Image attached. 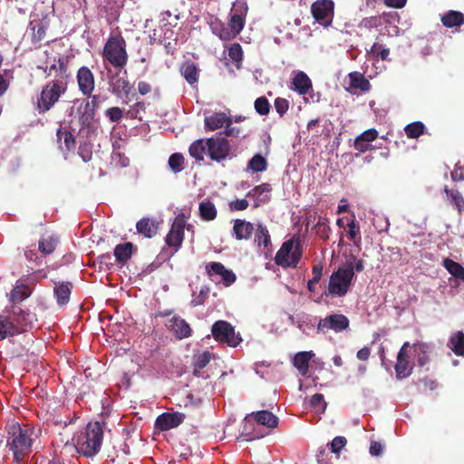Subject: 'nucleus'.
<instances>
[{
  "instance_id": "obj_53",
  "label": "nucleus",
  "mask_w": 464,
  "mask_h": 464,
  "mask_svg": "<svg viewBox=\"0 0 464 464\" xmlns=\"http://www.w3.org/2000/svg\"><path fill=\"white\" fill-rule=\"evenodd\" d=\"M78 154L84 162H89L92 158V146L87 142L80 144Z\"/></svg>"
},
{
  "instance_id": "obj_63",
  "label": "nucleus",
  "mask_w": 464,
  "mask_h": 464,
  "mask_svg": "<svg viewBox=\"0 0 464 464\" xmlns=\"http://www.w3.org/2000/svg\"><path fill=\"white\" fill-rule=\"evenodd\" d=\"M422 382L425 391H434L438 387V382L436 380L430 379L429 377H424L420 380Z\"/></svg>"
},
{
  "instance_id": "obj_49",
  "label": "nucleus",
  "mask_w": 464,
  "mask_h": 464,
  "mask_svg": "<svg viewBox=\"0 0 464 464\" xmlns=\"http://www.w3.org/2000/svg\"><path fill=\"white\" fill-rule=\"evenodd\" d=\"M185 159L181 153H173L169 158V167L174 173H179L184 169Z\"/></svg>"
},
{
  "instance_id": "obj_11",
  "label": "nucleus",
  "mask_w": 464,
  "mask_h": 464,
  "mask_svg": "<svg viewBox=\"0 0 464 464\" xmlns=\"http://www.w3.org/2000/svg\"><path fill=\"white\" fill-rule=\"evenodd\" d=\"M208 146V157L210 160L221 162L231 155V145L227 139L222 136H215L207 139Z\"/></svg>"
},
{
  "instance_id": "obj_3",
  "label": "nucleus",
  "mask_w": 464,
  "mask_h": 464,
  "mask_svg": "<svg viewBox=\"0 0 464 464\" xmlns=\"http://www.w3.org/2000/svg\"><path fill=\"white\" fill-rule=\"evenodd\" d=\"M6 447L13 452L14 461L20 464L31 452L33 440L28 430L23 429L19 423L13 422L6 426Z\"/></svg>"
},
{
  "instance_id": "obj_25",
  "label": "nucleus",
  "mask_w": 464,
  "mask_h": 464,
  "mask_svg": "<svg viewBox=\"0 0 464 464\" xmlns=\"http://www.w3.org/2000/svg\"><path fill=\"white\" fill-rule=\"evenodd\" d=\"M256 422L252 414H247L242 423L241 436L246 437V440H254L263 437L262 434L256 430Z\"/></svg>"
},
{
  "instance_id": "obj_31",
  "label": "nucleus",
  "mask_w": 464,
  "mask_h": 464,
  "mask_svg": "<svg viewBox=\"0 0 464 464\" xmlns=\"http://www.w3.org/2000/svg\"><path fill=\"white\" fill-rule=\"evenodd\" d=\"M251 414L255 417L256 425H262L270 429H275L278 425V418L268 411L262 410Z\"/></svg>"
},
{
  "instance_id": "obj_40",
  "label": "nucleus",
  "mask_w": 464,
  "mask_h": 464,
  "mask_svg": "<svg viewBox=\"0 0 464 464\" xmlns=\"http://www.w3.org/2000/svg\"><path fill=\"white\" fill-rule=\"evenodd\" d=\"M133 244L127 242L124 244H119L114 248V256L117 262L125 264L132 255Z\"/></svg>"
},
{
  "instance_id": "obj_28",
  "label": "nucleus",
  "mask_w": 464,
  "mask_h": 464,
  "mask_svg": "<svg viewBox=\"0 0 464 464\" xmlns=\"http://www.w3.org/2000/svg\"><path fill=\"white\" fill-rule=\"evenodd\" d=\"M314 356L313 351L299 352L293 358V365L297 369L298 372L305 376L309 370V362Z\"/></svg>"
},
{
  "instance_id": "obj_17",
  "label": "nucleus",
  "mask_w": 464,
  "mask_h": 464,
  "mask_svg": "<svg viewBox=\"0 0 464 464\" xmlns=\"http://www.w3.org/2000/svg\"><path fill=\"white\" fill-rule=\"evenodd\" d=\"M53 74L54 75L53 80H63L68 83L71 76L69 56L53 58V63L48 68L47 77H51Z\"/></svg>"
},
{
  "instance_id": "obj_29",
  "label": "nucleus",
  "mask_w": 464,
  "mask_h": 464,
  "mask_svg": "<svg viewBox=\"0 0 464 464\" xmlns=\"http://www.w3.org/2000/svg\"><path fill=\"white\" fill-rule=\"evenodd\" d=\"M293 89L300 95H305L312 89V81L304 72H298L292 80Z\"/></svg>"
},
{
  "instance_id": "obj_62",
  "label": "nucleus",
  "mask_w": 464,
  "mask_h": 464,
  "mask_svg": "<svg viewBox=\"0 0 464 464\" xmlns=\"http://www.w3.org/2000/svg\"><path fill=\"white\" fill-rule=\"evenodd\" d=\"M312 274H313V278L311 279V283H319L322 278V275H323L322 264L314 265L312 268Z\"/></svg>"
},
{
  "instance_id": "obj_56",
  "label": "nucleus",
  "mask_w": 464,
  "mask_h": 464,
  "mask_svg": "<svg viewBox=\"0 0 464 464\" xmlns=\"http://www.w3.org/2000/svg\"><path fill=\"white\" fill-rule=\"evenodd\" d=\"M228 56L235 62H241L243 58L241 45L239 44H233L228 49Z\"/></svg>"
},
{
  "instance_id": "obj_7",
  "label": "nucleus",
  "mask_w": 464,
  "mask_h": 464,
  "mask_svg": "<svg viewBox=\"0 0 464 464\" xmlns=\"http://www.w3.org/2000/svg\"><path fill=\"white\" fill-rule=\"evenodd\" d=\"M302 254L303 250L300 242H295L294 238H292L283 243L276 255L275 262L284 268H295L297 266Z\"/></svg>"
},
{
  "instance_id": "obj_8",
  "label": "nucleus",
  "mask_w": 464,
  "mask_h": 464,
  "mask_svg": "<svg viewBox=\"0 0 464 464\" xmlns=\"http://www.w3.org/2000/svg\"><path fill=\"white\" fill-rule=\"evenodd\" d=\"M211 334L216 341L231 347H236L242 342L240 334H236L235 328L227 321L220 320L214 323Z\"/></svg>"
},
{
  "instance_id": "obj_48",
  "label": "nucleus",
  "mask_w": 464,
  "mask_h": 464,
  "mask_svg": "<svg viewBox=\"0 0 464 464\" xmlns=\"http://www.w3.org/2000/svg\"><path fill=\"white\" fill-rule=\"evenodd\" d=\"M17 334V330H14V323L7 317L0 315V340L5 339L8 334Z\"/></svg>"
},
{
  "instance_id": "obj_12",
  "label": "nucleus",
  "mask_w": 464,
  "mask_h": 464,
  "mask_svg": "<svg viewBox=\"0 0 464 464\" xmlns=\"http://www.w3.org/2000/svg\"><path fill=\"white\" fill-rule=\"evenodd\" d=\"M108 84L111 92L118 98H129L132 91V85L126 77L120 76L119 72L111 73V71L108 69Z\"/></svg>"
},
{
  "instance_id": "obj_18",
  "label": "nucleus",
  "mask_w": 464,
  "mask_h": 464,
  "mask_svg": "<svg viewBox=\"0 0 464 464\" xmlns=\"http://www.w3.org/2000/svg\"><path fill=\"white\" fill-rule=\"evenodd\" d=\"M77 83L79 90L85 96H91L95 87L92 72L86 66H82L77 72Z\"/></svg>"
},
{
  "instance_id": "obj_2",
  "label": "nucleus",
  "mask_w": 464,
  "mask_h": 464,
  "mask_svg": "<svg viewBox=\"0 0 464 464\" xmlns=\"http://www.w3.org/2000/svg\"><path fill=\"white\" fill-rule=\"evenodd\" d=\"M105 421H90L85 430L77 435L75 449L78 453L84 457H93L101 450L103 440V426Z\"/></svg>"
},
{
  "instance_id": "obj_32",
  "label": "nucleus",
  "mask_w": 464,
  "mask_h": 464,
  "mask_svg": "<svg viewBox=\"0 0 464 464\" xmlns=\"http://www.w3.org/2000/svg\"><path fill=\"white\" fill-rule=\"evenodd\" d=\"M205 127L208 130H216L231 122V119L224 112H216L205 118Z\"/></svg>"
},
{
  "instance_id": "obj_50",
  "label": "nucleus",
  "mask_w": 464,
  "mask_h": 464,
  "mask_svg": "<svg viewBox=\"0 0 464 464\" xmlns=\"http://www.w3.org/2000/svg\"><path fill=\"white\" fill-rule=\"evenodd\" d=\"M58 238L54 237H48L39 241V250L44 255L52 254L56 247Z\"/></svg>"
},
{
  "instance_id": "obj_33",
  "label": "nucleus",
  "mask_w": 464,
  "mask_h": 464,
  "mask_svg": "<svg viewBox=\"0 0 464 464\" xmlns=\"http://www.w3.org/2000/svg\"><path fill=\"white\" fill-rule=\"evenodd\" d=\"M254 242L258 247L263 246L265 251H271L272 244L270 235L267 228L262 224L257 225V228L255 232Z\"/></svg>"
},
{
  "instance_id": "obj_21",
  "label": "nucleus",
  "mask_w": 464,
  "mask_h": 464,
  "mask_svg": "<svg viewBox=\"0 0 464 464\" xmlns=\"http://www.w3.org/2000/svg\"><path fill=\"white\" fill-rule=\"evenodd\" d=\"M57 144L63 152L75 150L76 141L73 134L65 128L60 127L56 131Z\"/></svg>"
},
{
  "instance_id": "obj_10",
  "label": "nucleus",
  "mask_w": 464,
  "mask_h": 464,
  "mask_svg": "<svg viewBox=\"0 0 464 464\" xmlns=\"http://www.w3.org/2000/svg\"><path fill=\"white\" fill-rule=\"evenodd\" d=\"M311 14L320 24L329 26L334 16V2L333 0H316L311 5Z\"/></svg>"
},
{
  "instance_id": "obj_24",
  "label": "nucleus",
  "mask_w": 464,
  "mask_h": 464,
  "mask_svg": "<svg viewBox=\"0 0 464 464\" xmlns=\"http://www.w3.org/2000/svg\"><path fill=\"white\" fill-rule=\"evenodd\" d=\"M254 232V225L245 219H235L232 229L237 240H248Z\"/></svg>"
},
{
  "instance_id": "obj_60",
  "label": "nucleus",
  "mask_w": 464,
  "mask_h": 464,
  "mask_svg": "<svg viewBox=\"0 0 464 464\" xmlns=\"http://www.w3.org/2000/svg\"><path fill=\"white\" fill-rule=\"evenodd\" d=\"M249 203L246 198L236 199L229 203V208L231 211H242L248 208Z\"/></svg>"
},
{
  "instance_id": "obj_6",
  "label": "nucleus",
  "mask_w": 464,
  "mask_h": 464,
  "mask_svg": "<svg viewBox=\"0 0 464 464\" xmlns=\"http://www.w3.org/2000/svg\"><path fill=\"white\" fill-rule=\"evenodd\" d=\"M68 84L63 80H52L48 82L37 97L35 109L39 114L49 111L57 103L63 94L67 91Z\"/></svg>"
},
{
  "instance_id": "obj_44",
  "label": "nucleus",
  "mask_w": 464,
  "mask_h": 464,
  "mask_svg": "<svg viewBox=\"0 0 464 464\" xmlns=\"http://www.w3.org/2000/svg\"><path fill=\"white\" fill-rule=\"evenodd\" d=\"M268 167L267 160L261 154H255L248 161L247 168L253 172H263Z\"/></svg>"
},
{
  "instance_id": "obj_59",
  "label": "nucleus",
  "mask_w": 464,
  "mask_h": 464,
  "mask_svg": "<svg viewBox=\"0 0 464 464\" xmlns=\"http://www.w3.org/2000/svg\"><path fill=\"white\" fill-rule=\"evenodd\" d=\"M145 110H146L145 102H137L128 111L127 115L130 119H136L139 117L140 111H145Z\"/></svg>"
},
{
  "instance_id": "obj_39",
  "label": "nucleus",
  "mask_w": 464,
  "mask_h": 464,
  "mask_svg": "<svg viewBox=\"0 0 464 464\" xmlns=\"http://www.w3.org/2000/svg\"><path fill=\"white\" fill-rule=\"evenodd\" d=\"M180 73L190 85L198 81V70L191 62H186L181 65Z\"/></svg>"
},
{
  "instance_id": "obj_57",
  "label": "nucleus",
  "mask_w": 464,
  "mask_h": 464,
  "mask_svg": "<svg viewBox=\"0 0 464 464\" xmlns=\"http://www.w3.org/2000/svg\"><path fill=\"white\" fill-rule=\"evenodd\" d=\"M106 116L111 122H119L123 116V111L120 107H111L105 111Z\"/></svg>"
},
{
  "instance_id": "obj_19",
  "label": "nucleus",
  "mask_w": 464,
  "mask_h": 464,
  "mask_svg": "<svg viewBox=\"0 0 464 464\" xmlns=\"http://www.w3.org/2000/svg\"><path fill=\"white\" fill-rule=\"evenodd\" d=\"M167 327L179 340L191 335L192 330L189 324L180 316H173L169 319Z\"/></svg>"
},
{
  "instance_id": "obj_55",
  "label": "nucleus",
  "mask_w": 464,
  "mask_h": 464,
  "mask_svg": "<svg viewBox=\"0 0 464 464\" xmlns=\"http://www.w3.org/2000/svg\"><path fill=\"white\" fill-rule=\"evenodd\" d=\"M274 105L276 112L281 117H283L289 109V102L286 99L281 97H278L275 100Z\"/></svg>"
},
{
  "instance_id": "obj_23",
  "label": "nucleus",
  "mask_w": 464,
  "mask_h": 464,
  "mask_svg": "<svg viewBox=\"0 0 464 464\" xmlns=\"http://www.w3.org/2000/svg\"><path fill=\"white\" fill-rule=\"evenodd\" d=\"M272 190L271 185L262 183L249 190L246 197L253 198L256 201L254 208H258L261 204H265L270 200L268 193Z\"/></svg>"
},
{
  "instance_id": "obj_36",
  "label": "nucleus",
  "mask_w": 464,
  "mask_h": 464,
  "mask_svg": "<svg viewBox=\"0 0 464 464\" xmlns=\"http://www.w3.org/2000/svg\"><path fill=\"white\" fill-rule=\"evenodd\" d=\"M199 216L204 221H212L217 218L218 211L213 202L205 199L199 203Z\"/></svg>"
},
{
  "instance_id": "obj_41",
  "label": "nucleus",
  "mask_w": 464,
  "mask_h": 464,
  "mask_svg": "<svg viewBox=\"0 0 464 464\" xmlns=\"http://www.w3.org/2000/svg\"><path fill=\"white\" fill-rule=\"evenodd\" d=\"M449 347L458 356H464V333L458 331L449 341Z\"/></svg>"
},
{
  "instance_id": "obj_47",
  "label": "nucleus",
  "mask_w": 464,
  "mask_h": 464,
  "mask_svg": "<svg viewBox=\"0 0 464 464\" xmlns=\"http://www.w3.org/2000/svg\"><path fill=\"white\" fill-rule=\"evenodd\" d=\"M425 125L421 121H414L405 126L404 131L409 139H418L425 131Z\"/></svg>"
},
{
  "instance_id": "obj_45",
  "label": "nucleus",
  "mask_w": 464,
  "mask_h": 464,
  "mask_svg": "<svg viewBox=\"0 0 464 464\" xmlns=\"http://www.w3.org/2000/svg\"><path fill=\"white\" fill-rule=\"evenodd\" d=\"M314 230L315 231L316 236L321 239L324 241L328 240L331 232V227L328 225V218L319 217L318 221L314 226Z\"/></svg>"
},
{
  "instance_id": "obj_52",
  "label": "nucleus",
  "mask_w": 464,
  "mask_h": 464,
  "mask_svg": "<svg viewBox=\"0 0 464 464\" xmlns=\"http://www.w3.org/2000/svg\"><path fill=\"white\" fill-rule=\"evenodd\" d=\"M382 24V18L380 16L374 15L370 17L363 18L360 24V28L365 29H372L380 26Z\"/></svg>"
},
{
  "instance_id": "obj_15",
  "label": "nucleus",
  "mask_w": 464,
  "mask_h": 464,
  "mask_svg": "<svg viewBox=\"0 0 464 464\" xmlns=\"http://www.w3.org/2000/svg\"><path fill=\"white\" fill-rule=\"evenodd\" d=\"M410 343L405 342L397 354L394 370L396 372V378L399 380L410 376L412 372V367L410 365V355L408 353V348H410Z\"/></svg>"
},
{
  "instance_id": "obj_1",
  "label": "nucleus",
  "mask_w": 464,
  "mask_h": 464,
  "mask_svg": "<svg viewBox=\"0 0 464 464\" xmlns=\"http://www.w3.org/2000/svg\"><path fill=\"white\" fill-rule=\"evenodd\" d=\"M247 10L248 7L246 3H234L228 14L227 24L218 18L211 20L209 25L212 33L223 41L235 39L245 26Z\"/></svg>"
},
{
  "instance_id": "obj_37",
  "label": "nucleus",
  "mask_w": 464,
  "mask_h": 464,
  "mask_svg": "<svg viewBox=\"0 0 464 464\" xmlns=\"http://www.w3.org/2000/svg\"><path fill=\"white\" fill-rule=\"evenodd\" d=\"M444 192L447 195L448 201L458 210L460 214L464 211V198L462 194L457 189H450L447 186L444 187Z\"/></svg>"
},
{
  "instance_id": "obj_64",
  "label": "nucleus",
  "mask_w": 464,
  "mask_h": 464,
  "mask_svg": "<svg viewBox=\"0 0 464 464\" xmlns=\"http://www.w3.org/2000/svg\"><path fill=\"white\" fill-rule=\"evenodd\" d=\"M45 31L46 29L44 25L42 23L38 24L36 26V31L34 33V39L35 41H42L45 36Z\"/></svg>"
},
{
  "instance_id": "obj_30",
  "label": "nucleus",
  "mask_w": 464,
  "mask_h": 464,
  "mask_svg": "<svg viewBox=\"0 0 464 464\" xmlns=\"http://www.w3.org/2000/svg\"><path fill=\"white\" fill-rule=\"evenodd\" d=\"M190 157L197 161L204 160L205 155L208 156V146L207 139H198L193 141L188 148Z\"/></svg>"
},
{
  "instance_id": "obj_16",
  "label": "nucleus",
  "mask_w": 464,
  "mask_h": 464,
  "mask_svg": "<svg viewBox=\"0 0 464 464\" xmlns=\"http://www.w3.org/2000/svg\"><path fill=\"white\" fill-rule=\"evenodd\" d=\"M206 270L212 281L215 280V276H219L226 286L231 285L237 279L235 273L219 262L208 263Z\"/></svg>"
},
{
  "instance_id": "obj_5",
  "label": "nucleus",
  "mask_w": 464,
  "mask_h": 464,
  "mask_svg": "<svg viewBox=\"0 0 464 464\" xmlns=\"http://www.w3.org/2000/svg\"><path fill=\"white\" fill-rule=\"evenodd\" d=\"M354 276L353 264L347 261L330 276L324 295L332 297L345 296L350 290Z\"/></svg>"
},
{
  "instance_id": "obj_35",
  "label": "nucleus",
  "mask_w": 464,
  "mask_h": 464,
  "mask_svg": "<svg viewBox=\"0 0 464 464\" xmlns=\"http://www.w3.org/2000/svg\"><path fill=\"white\" fill-rule=\"evenodd\" d=\"M441 23L448 28L464 24V14L459 11H450L441 17Z\"/></svg>"
},
{
  "instance_id": "obj_20",
  "label": "nucleus",
  "mask_w": 464,
  "mask_h": 464,
  "mask_svg": "<svg viewBox=\"0 0 464 464\" xmlns=\"http://www.w3.org/2000/svg\"><path fill=\"white\" fill-rule=\"evenodd\" d=\"M12 322L14 323V330H17V334L26 331L28 325L33 322L34 315L30 313H26L19 306L13 307Z\"/></svg>"
},
{
  "instance_id": "obj_26",
  "label": "nucleus",
  "mask_w": 464,
  "mask_h": 464,
  "mask_svg": "<svg viewBox=\"0 0 464 464\" xmlns=\"http://www.w3.org/2000/svg\"><path fill=\"white\" fill-rule=\"evenodd\" d=\"M414 358L420 367H424L430 361V353H431V346L423 342H417L413 344Z\"/></svg>"
},
{
  "instance_id": "obj_51",
  "label": "nucleus",
  "mask_w": 464,
  "mask_h": 464,
  "mask_svg": "<svg viewBox=\"0 0 464 464\" xmlns=\"http://www.w3.org/2000/svg\"><path fill=\"white\" fill-rule=\"evenodd\" d=\"M254 106H255L256 111L261 116L267 115L269 113L270 108H271L268 100L265 96L258 97L255 101Z\"/></svg>"
},
{
  "instance_id": "obj_43",
  "label": "nucleus",
  "mask_w": 464,
  "mask_h": 464,
  "mask_svg": "<svg viewBox=\"0 0 464 464\" xmlns=\"http://www.w3.org/2000/svg\"><path fill=\"white\" fill-rule=\"evenodd\" d=\"M211 354L208 351L203 352L193 358L194 374L198 376L200 372L209 363Z\"/></svg>"
},
{
  "instance_id": "obj_22",
  "label": "nucleus",
  "mask_w": 464,
  "mask_h": 464,
  "mask_svg": "<svg viewBox=\"0 0 464 464\" xmlns=\"http://www.w3.org/2000/svg\"><path fill=\"white\" fill-rule=\"evenodd\" d=\"M378 138V131L375 129H369L361 133L354 140L353 146L355 150L363 153L372 149L371 142Z\"/></svg>"
},
{
  "instance_id": "obj_46",
  "label": "nucleus",
  "mask_w": 464,
  "mask_h": 464,
  "mask_svg": "<svg viewBox=\"0 0 464 464\" xmlns=\"http://www.w3.org/2000/svg\"><path fill=\"white\" fill-rule=\"evenodd\" d=\"M31 293H32L31 289L28 285H17L12 290V292L10 294V300L13 303H20L23 300L29 297Z\"/></svg>"
},
{
  "instance_id": "obj_38",
  "label": "nucleus",
  "mask_w": 464,
  "mask_h": 464,
  "mask_svg": "<svg viewBox=\"0 0 464 464\" xmlns=\"http://www.w3.org/2000/svg\"><path fill=\"white\" fill-rule=\"evenodd\" d=\"M350 86L362 92H368L371 89L370 82L359 72L349 73Z\"/></svg>"
},
{
  "instance_id": "obj_58",
  "label": "nucleus",
  "mask_w": 464,
  "mask_h": 464,
  "mask_svg": "<svg viewBox=\"0 0 464 464\" xmlns=\"http://www.w3.org/2000/svg\"><path fill=\"white\" fill-rule=\"evenodd\" d=\"M347 227L349 228L348 229L349 239L355 241L356 238H358V240L360 241L361 240L360 227L358 224H356L355 220L353 219L351 222H349L347 224Z\"/></svg>"
},
{
  "instance_id": "obj_13",
  "label": "nucleus",
  "mask_w": 464,
  "mask_h": 464,
  "mask_svg": "<svg viewBox=\"0 0 464 464\" xmlns=\"http://www.w3.org/2000/svg\"><path fill=\"white\" fill-rule=\"evenodd\" d=\"M186 415L180 411L163 412L160 414L154 423V429L167 431L179 427L184 422Z\"/></svg>"
},
{
  "instance_id": "obj_4",
  "label": "nucleus",
  "mask_w": 464,
  "mask_h": 464,
  "mask_svg": "<svg viewBox=\"0 0 464 464\" xmlns=\"http://www.w3.org/2000/svg\"><path fill=\"white\" fill-rule=\"evenodd\" d=\"M126 46V41L121 34L110 35L102 53L104 65L108 63L115 69L125 67L129 60Z\"/></svg>"
},
{
  "instance_id": "obj_54",
  "label": "nucleus",
  "mask_w": 464,
  "mask_h": 464,
  "mask_svg": "<svg viewBox=\"0 0 464 464\" xmlns=\"http://www.w3.org/2000/svg\"><path fill=\"white\" fill-rule=\"evenodd\" d=\"M347 440L345 437L337 436L330 443V450L332 453L338 454L343 448L345 447Z\"/></svg>"
},
{
  "instance_id": "obj_61",
  "label": "nucleus",
  "mask_w": 464,
  "mask_h": 464,
  "mask_svg": "<svg viewBox=\"0 0 464 464\" xmlns=\"http://www.w3.org/2000/svg\"><path fill=\"white\" fill-rule=\"evenodd\" d=\"M138 92L140 95L144 96L151 92L152 86L146 81H140L137 84Z\"/></svg>"
},
{
  "instance_id": "obj_27",
  "label": "nucleus",
  "mask_w": 464,
  "mask_h": 464,
  "mask_svg": "<svg viewBox=\"0 0 464 464\" xmlns=\"http://www.w3.org/2000/svg\"><path fill=\"white\" fill-rule=\"evenodd\" d=\"M136 228L139 234L145 237L151 238L158 233L159 223L153 218H142L137 222Z\"/></svg>"
},
{
  "instance_id": "obj_14",
  "label": "nucleus",
  "mask_w": 464,
  "mask_h": 464,
  "mask_svg": "<svg viewBox=\"0 0 464 464\" xmlns=\"http://www.w3.org/2000/svg\"><path fill=\"white\" fill-rule=\"evenodd\" d=\"M185 219L183 217H177L172 223L171 228L166 236L165 242L177 252L184 239Z\"/></svg>"
},
{
  "instance_id": "obj_42",
  "label": "nucleus",
  "mask_w": 464,
  "mask_h": 464,
  "mask_svg": "<svg viewBox=\"0 0 464 464\" xmlns=\"http://www.w3.org/2000/svg\"><path fill=\"white\" fill-rule=\"evenodd\" d=\"M442 264L451 276L464 282V267L459 263L447 257L443 259Z\"/></svg>"
},
{
  "instance_id": "obj_34",
  "label": "nucleus",
  "mask_w": 464,
  "mask_h": 464,
  "mask_svg": "<svg viewBox=\"0 0 464 464\" xmlns=\"http://www.w3.org/2000/svg\"><path fill=\"white\" fill-rule=\"evenodd\" d=\"M72 285L70 282L61 283L54 287V296L59 305H64L69 303Z\"/></svg>"
},
{
  "instance_id": "obj_9",
  "label": "nucleus",
  "mask_w": 464,
  "mask_h": 464,
  "mask_svg": "<svg viewBox=\"0 0 464 464\" xmlns=\"http://www.w3.org/2000/svg\"><path fill=\"white\" fill-rule=\"evenodd\" d=\"M350 321L348 317L343 314H333L321 318L316 326L318 334H326L330 331L341 333L348 329Z\"/></svg>"
}]
</instances>
